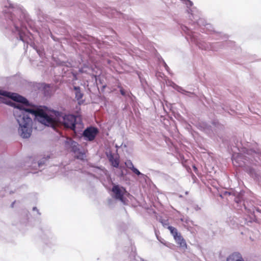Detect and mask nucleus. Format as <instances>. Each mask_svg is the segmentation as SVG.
Wrapping results in <instances>:
<instances>
[{
    "mask_svg": "<svg viewBox=\"0 0 261 261\" xmlns=\"http://www.w3.org/2000/svg\"><path fill=\"white\" fill-rule=\"evenodd\" d=\"M17 109L15 112V116L19 125V133L23 138H28L32 133V119L29 117L31 114L38 117L42 124L47 126H54L55 120L49 116L43 110H33L23 108L20 104L15 106Z\"/></svg>",
    "mask_w": 261,
    "mask_h": 261,
    "instance_id": "f257e3e1",
    "label": "nucleus"
},
{
    "mask_svg": "<svg viewBox=\"0 0 261 261\" xmlns=\"http://www.w3.org/2000/svg\"><path fill=\"white\" fill-rule=\"evenodd\" d=\"M185 3L188 7H191L193 5V3L190 0H185Z\"/></svg>",
    "mask_w": 261,
    "mask_h": 261,
    "instance_id": "f3484780",
    "label": "nucleus"
},
{
    "mask_svg": "<svg viewBox=\"0 0 261 261\" xmlns=\"http://www.w3.org/2000/svg\"><path fill=\"white\" fill-rule=\"evenodd\" d=\"M132 197L123 187L115 186V200H118L126 205L128 204V200Z\"/></svg>",
    "mask_w": 261,
    "mask_h": 261,
    "instance_id": "20e7f679",
    "label": "nucleus"
},
{
    "mask_svg": "<svg viewBox=\"0 0 261 261\" xmlns=\"http://www.w3.org/2000/svg\"><path fill=\"white\" fill-rule=\"evenodd\" d=\"M176 243L178 244L179 246L183 248H187V244L185 241V240L184 239V238L182 237L181 234L178 236V237H176L174 239Z\"/></svg>",
    "mask_w": 261,
    "mask_h": 261,
    "instance_id": "6e6552de",
    "label": "nucleus"
},
{
    "mask_svg": "<svg viewBox=\"0 0 261 261\" xmlns=\"http://www.w3.org/2000/svg\"><path fill=\"white\" fill-rule=\"evenodd\" d=\"M120 88V92L122 95L126 96L129 95V92L128 91L125 90L122 87H119Z\"/></svg>",
    "mask_w": 261,
    "mask_h": 261,
    "instance_id": "f8f14e48",
    "label": "nucleus"
},
{
    "mask_svg": "<svg viewBox=\"0 0 261 261\" xmlns=\"http://www.w3.org/2000/svg\"><path fill=\"white\" fill-rule=\"evenodd\" d=\"M111 191L113 192H114V185H113V186L111 188Z\"/></svg>",
    "mask_w": 261,
    "mask_h": 261,
    "instance_id": "aec40b11",
    "label": "nucleus"
},
{
    "mask_svg": "<svg viewBox=\"0 0 261 261\" xmlns=\"http://www.w3.org/2000/svg\"><path fill=\"white\" fill-rule=\"evenodd\" d=\"M98 133V130L97 128L94 127H89L87 128L83 133V136L86 138L88 141H93L96 136Z\"/></svg>",
    "mask_w": 261,
    "mask_h": 261,
    "instance_id": "423d86ee",
    "label": "nucleus"
},
{
    "mask_svg": "<svg viewBox=\"0 0 261 261\" xmlns=\"http://www.w3.org/2000/svg\"><path fill=\"white\" fill-rule=\"evenodd\" d=\"M244 151V155L242 154H238L236 156H233L232 158V163L233 164L236 166H243L245 165V162L243 161V160H244L245 161L247 160V159L249 160H252V159L247 155H250L251 157L254 158L255 160V156L256 155V152L254 151H253L252 150H248L245 149Z\"/></svg>",
    "mask_w": 261,
    "mask_h": 261,
    "instance_id": "f03ea898",
    "label": "nucleus"
},
{
    "mask_svg": "<svg viewBox=\"0 0 261 261\" xmlns=\"http://www.w3.org/2000/svg\"><path fill=\"white\" fill-rule=\"evenodd\" d=\"M59 120L63 124L64 126L71 130H74L75 128L76 118L72 115H67L59 117Z\"/></svg>",
    "mask_w": 261,
    "mask_h": 261,
    "instance_id": "39448f33",
    "label": "nucleus"
},
{
    "mask_svg": "<svg viewBox=\"0 0 261 261\" xmlns=\"http://www.w3.org/2000/svg\"><path fill=\"white\" fill-rule=\"evenodd\" d=\"M176 87H177L176 90L179 92H181L182 93H184V92L188 93V92H186L184 90H183L181 87H179L178 86H176Z\"/></svg>",
    "mask_w": 261,
    "mask_h": 261,
    "instance_id": "a211bd4d",
    "label": "nucleus"
},
{
    "mask_svg": "<svg viewBox=\"0 0 261 261\" xmlns=\"http://www.w3.org/2000/svg\"><path fill=\"white\" fill-rule=\"evenodd\" d=\"M75 91V98L77 100H81L83 96V94L81 92L79 87L74 86L73 88Z\"/></svg>",
    "mask_w": 261,
    "mask_h": 261,
    "instance_id": "1a4fd4ad",
    "label": "nucleus"
},
{
    "mask_svg": "<svg viewBox=\"0 0 261 261\" xmlns=\"http://www.w3.org/2000/svg\"><path fill=\"white\" fill-rule=\"evenodd\" d=\"M132 171L133 172H134L135 173H136V174L139 175H141V172L136 168H133V169H132Z\"/></svg>",
    "mask_w": 261,
    "mask_h": 261,
    "instance_id": "dca6fc26",
    "label": "nucleus"
},
{
    "mask_svg": "<svg viewBox=\"0 0 261 261\" xmlns=\"http://www.w3.org/2000/svg\"><path fill=\"white\" fill-rule=\"evenodd\" d=\"M76 158L78 159H80L81 160H83L85 158V155L84 153L82 152H79L78 154L76 155Z\"/></svg>",
    "mask_w": 261,
    "mask_h": 261,
    "instance_id": "ddd939ff",
    "label": "nucleus"
},
{
    "mask_svg": "<svg viewBox=\"0 0 261 261\" xmlns=\"http://www.w3.org/2000/svg\"><path fill=\"white\" fill-rule=\"evenodd\" d=\"M107 155L110 162L111 163L112 166H114V158L113 154L110 152V153H107Z\"/></svg>",
    "mask_w": 261,
    "mask_h": 261,
    "instance_id": "9b49d317",
    "label": "nucleus"
},
{
    "mask_svg": "<svg viewBox=\"0 0 261 261\" xmlns=\"http://www.w3.org/2000/svg\"><path fill=\"white\" fill-rule=\"evenodd\" d=\"M0 95L5 96H6L8 97H10L12 99L14 100V101H15L16 102H20V104L21 105V106L23 107V108H25L24 107V106L22 105L23 104H24L26 106L29 105L28 101L27 100V99L26 98H25L24 97H23L18 94H15V93H11L10 92L4 91L3 90H0ZM18 104V103L16 104V103H14L13 102H11L10 105L13 106L14 108H16V110L14 112V114H15V111L17 109V108L15 106H17Z\"/></svg>",
    "mask_w": 261,
    "mask_h": 261,
    "instance_id": "7ed1b4c3",
    "label": "nucleus"
},
{
    "mask_svg": "<svg viewBox=\"0 0 261 261\" xmlns=\"http://www.w3.org/2000/svg\"><path fill=\"white\" fill-rule=\"evenodd\" d=\"M76 144L77 143L74 141H73V142L72 143V151L75 153L79 150V149L77 147Z\"/></svg>",
    "mask_w": 261,
    "mask_h": 261,
    "instance_id": "4468645a",
    "label": "nucleus"
},
{
    "mask_svg": "<svg viewBox=\"0 0 261 261\" xmlns=\"http://www.w3.org/2000/svg\"><path fill=\"white\" fill-rule=\"evenodd\" d=\"M41 163H39V166H40L41 165Z\"/></svg>",
    "mask_w": 261,
    "mask_h": 261,
    "instance_id": "412c9836",
    "label": "nucleus"
},
{
    "mask_svg": "<svg viewBox=\"0 0 261 261\" xmlns=\"http://www.w3.org/2000/svg\"><path fill=\"white\" fill-rule=\"evenodd\" d=\"M227 261H244L240 253L234 252L229 256Z\"/></svg>",
    "mask_w": 261,
    "mask_h": 261,
    "instance_id": "0eeeda50",
    "label": "nucleus"
},
{
    "mask_svg": "<svg viewBox=\"0 0 261 261\" xmlns=\"http://www.w3.org/2000/svg\"><path fill=\"white\" fill-rule=\"evenodd\" d=\"M168 229L170 230V233L174 237V239H175L176 237H178L180 234L178 232L177 230L172 226H168Z\"/></svg>",
    "mask_w": 261,
    "mask_h": 261,
    "instance_id": "9d476101",
    "label": "nucleus"
},
{
    "mask_svg": "<svg viewBox=\"0 0 261 261\" xmlns=\"http://www.w3.org/2000/svg\"><path fill=\"white\" fill-rule=\"evenodd\" d=\"M125 165L127 168L130 169L131 170L133 169V168H134V166L132 162L129 161L126 162Z\"/></svg>",
    "mask_w": 261,
    "mask_h": 261,
    "instance_id": "2eb2a0df",
    "label": "nucleus"
},
{
    "mask_svg": "<svg viewBox=\"0 0 261 261\" xmlns=\"http://www.w3.org/2000/svg\"><path fill=\"white\" fill-rule=\"evenodd\" d=\"M115 168H118L119 167V161L118 160H117V159H116V156L115 155Z\"/></svg>",
    "mask_w": 261,
    "mask_h": 261,
    "instance_id": "6ab92c4d",
    "label": "nucleus"
}]
</instances>
